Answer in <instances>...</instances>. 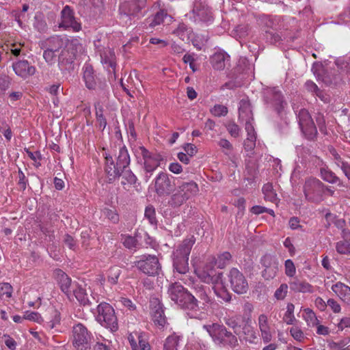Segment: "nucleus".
Segmentation results:
<instances>
[{"label":"nucleus","mask_w":350,"mask_h":350,"mask_svg":"<svg viewBox=\"0 0 350 350\" xmlns=\"http://www.w3.org/2000/svg\"><path fill=\"white\" fill-rule=\"evenodd\" d=\"M41 48H47L55 52L61 49L57 60L58 67L62 72L69 70L77 55L83 51V44L78 38L62 36L49 37L42 42Z\"/></svg>","instance_id":"1"},{"label":"nucleus","mask_w":350,"mask_h":350,"mask_svg":"<svg viewBox=\"0 0 350 350\" xmlns=\"http://www.w3.org/2000/svg\"><path fill=\"white\" fill-rule=\"evenodd\" d=\"M167 294L168 297L180 308L187 312H196L199 310V300L209 303L211 299L203 285L196 284L193 293L189 291L178 282L169 284Z\"/></svg>","instance_id":"2"},{"label":"nucleus","mask_w":350,"mask_h":350,"mask_svg":"<svg viewBox=\"0 0 350 350\" xmlns=\"http://www.w3.org/2000/svg\"><path fill=\"white\" fill-rule=\"evenodd\" d=\"M105 172L109 183L119 178L122 170L126 169L131 162L130 156L125 146L120 148L116 164L112 156L109 154H105Z\"/></svg>","instance_id":"3"},{"label":"nucleus","mask_w":350,"mask_h":350,"mask_svg":"<svg viewBox=\"0 0 350 350\" xmlns=\"http://www.w3.org/2000/svg\"><path fill=\"white\" fill-rule=\"evenodd\" d=\"M195 243L196 238L191 235L185 239L173 252V267L178 273L185 274L189 271V256Z\"/></svg>","instance_id":"4"},{"label":"nucleus","mask_w":350,"mask_h":350,"mask_svg":"<svg viewBox=\"0 0 350 350\" xmlns=\"http://www.w3.org/2000/svg\"><path fill=\"white\" fill-rule=\"evenodd\" d=\"M203 329L208 333L213 342L219 346L234 349L239 345L236 335L228 331L222 324L214 323L204 325Z\"/></svg>","instance_id":"5"},{"label":"nucleus","mask_w":350,"mask_h":350,"mask_svg":"<svg viewBox=\"0 0 350 350\" xmlns=\"http://www.w3.org/2000/svg\"><path fill=\"white\" fill-rule=\"evenodd\" d=\"M198 191V186L194 181L183 182L174 187L167 204L174 208L180 207L192 196H196Z\"/></svg>","instance_id":"6"},{"label":"nucleus","mask_w":350,"mask_h":350,"mask_svg":"<svg viewBox=\"0 0 350 350\" xmlns=\"http://www.w3.org/2000/svg\"><path fill=\"white\" fill-rule=\"evenodd\" d=\"M326 185L319 179L310 177L304 185V193L306 199L312 203L319 204L324 200Z\"/></svg>","instance_id":"7"},{"label":"nucleus","mask_w":350,"mask_h":350,"mask_svg":"<svg viewBox=\"0 0 350 350\" xmlns=\"http://www.w3.org/2000/svg\"><path fill=\"white\" fill-rule=\"evenodd\" d=\"M96 311V319L102 326L110 329L112 332L118 330V319L114 309L110 304L102 302L97 306Z\"/></svg>","instance_id":"8"},{"label":"nucleus","mask_w":350,"mask_h":350,"mask_svg":"<svg viewBox=\"0 0 350 350\" xmlns=\"http://www.w3.org/2000/svg\"><path fill=\"white\" fill-rule=\"evenodd\" d=\"M137 163L143 165L147 173H152L161 164L162 157L160 154L152 153L144 146H140L135 149Z\"/></svg>","instance_id":"9"},{"label":"nucleus","mask_w":350,"mask_h":350,"mask_svg":"<svg viewBox=\"0 0 350 350\" xmlns=\"http://www.w3.org/2000/svg\"><path fill=\"white\" fill-rule=\"evenodd\" d=\"M263 100L269 105L278 113L282 117V112L287 107V103L284 98L281 91L278 88H267L263 92Z\"/></svg>","instance_id":"10"},{"label":"nucleus","mask_w":350,"mask_h":350,"mask_svg":"<svg viewBox=\"0 0 350 350\" xmlns=\"http://www.w3.org/2000/svg\"><path fill=\"white\" fill-rule=\"evenodd\" d=\"M72 333V344L75 350H88L90 349L93 336L83 324L78 323L74 326Z\"/></svg>","instance_id":"11"},{"label":"nucleus","mask_w":350,"mask_h":350,"mask_svg":"<svg viewBox=\"0 0 350 350\" xmlns=\"http://www.w3.org/2000/svg\"><path fill=\"white\" fill-rule=\"evenodd\" d=\"M147 0H131L120 4L119 12L120 18L131 21L142 15V10L146 8Z\"/></svg>","instance_id":"12"},{"label":"nucleus","mask_w":350,"mask_h":350,"mask_svg":"<svg viewBox=\"0 0 350 350\" xmlns=\"http://www.w3.org/2000/svg\"><path fill=\"white\" fill-rule=\"evenodd\" d=\"M299 128L305 137L310 141L317 136V129L314 122L306 109H301L297 115Z\"/></svg>","instance_id":"13"},{"label":"nucleus","mask_w":350,"mask_h":350,"mask_svg":"<svg viewBox=\"0 0 350 350\" xmlns=\"http://www.w3.org/2000/svg\"><path fill=\"white\" fill-rule=\"evenodd\" d=\"M135 265L144 273L151 276L158 275L161 271V265L155 255H142Z\"/></svg>","instance_id":"14"},{"label":"nucleus","mask_w":350,"mask_h":350,"mask_svg":"<svg viewBox=\"0 0 350 350\" xmlns=\"http://www.w3.org/2000/svg\"><path fill=\"white\" fill-rule=\"evenodd\" d=\"M175 187L173 176L165 172H160L154 179V191L159 197L169 196Z\"/></svg>","instance_id":"15"},{"label":"nucleus","mask_w":350,"mask_h":350,"mask_svg":"<svg viewBox=\"0 0 350 350\" xmlns=\"http://www.w3.org/2000/svg\"><path fill=\"white\" fill-rule=\"evenodd\" d=\"M232 290L237 294L247 293L249 286L245 275L237 268H232L228 275Z\"/></svg>","instance_id":"16"},{"label":"nucleus","mask_w":350,"mask_h":350,"mask_svg":"<svg viewBox=\"0 0 350 350\" xmlns=\"http://www.w3.org/2000/svg\"><path fill=\"white\" fill-rule=\"evenodd\" d=\"M62 21L59 23V27L65 30L71 29L75 32H78L81 29V23H78L75 17L73 10L69 6L64 7L61 12Z\"/></svg>","instance_id":"17"},{"label":"nucleus","mask_w":350,"mask_h":350,"mask_svg":"<svg viewBox=\"0 0 350 350\" xmlns=\"http://www.w3.org/2000/svg\"><path fill=\"white\" fill-rule=\"evenodd\" d=\"M312 71L318 80L322 81L327 85H330L337 82L339 77L334 72L325 69L321 64L315 62L312 67Z\"/></svg>","instance_id":"18"},{"label":"nucleus","mask_w":350,"mask_h":350,"mask_svg":"<svg viewBox=\"0 0 350 350\" xmlns=\"http://www.w3.org/2000/svg\"><path fill=\"white\" fill-rule=\"evenodd\" d=\"M195 19L203 22L212 20V12L206 0H195L193 8Z\"/></svg>","instance_id":"19"},{"label":"nucleus","mask_w":350,"mask_h":350,"mask_svg":"<svg viewBox=\"0 0 350 350\" xmlns=\"http://www.w3.org/2000/svg\"><path fill=\"white\" fill-rule=\"evenodd\" d=\"M152 319L154 323L161 327H164L166 323V317L164 313L163 305L158 299H154L150 301Z\"/></svg>","instance_id":"20"},{"label":"nucleus","mask_w":350,"mask_h":350,"mask_svg":"<svg viewBox=\"0 0 350 350\" xmlns=\"http://www.w3.org/2000/svg\"><path fill=\"white\" fill-rule=\"evenodd\" d=\"M55 278L61 291L66 295L69 299H71L73 284L71 278L62 270L56 269L55 271Z\"/></svg>","instance_id":"21"},{"label":"nucleus","mask_w":350,"mask_h":350,"mask_svg":"<svg viewBox=\"0 0 350 350\" xmlns=\"http://www.w3.org/2000/svg\"><path fill=\"white\" fill-rule=\"evenodd\" d=\"M12 68L16 75L26 79L36 72V68L31 66L27 60H18L12 64Z\"/></svg>","instance_id":"22"},{"label":"nucleus","mask_w":350,"mask_h":350,"mask_svg":"<svg viewBox=\"0 0 350 350\" xmlns=\"http://www.w3.org/2000/svg\"><path fill=\"white\" fill-rule=\"evenodd\" d=\"M261 264L265 267L263 275H268V278H273L278 269V263L274 256L270 254H265L261 258Z\"/></svg>","instance_id":"23"},{"label":"nucleus","mask_w":350,"mask_h":350,"mask_svg":"<svg viewBox=\"0 0 350 350\" xmlns=\"http://www.w3.org/2000/svg\"><path fill=\"white\" fill-rule=\"evenodd\" d=\"M74 295L79 304L83 306H90L92 301L89 299L86 290L77 282L73 283L72 296Z\"/></svg>","instance_id":"24"},{"label":"nucleus","mask_w":350,"mask_h":350,"mask_svg":"<svg viewBox=\"0 0 350 350\" xmlns=\"http://www.w3.org/2000/svg\"><path fill=\"white\" fill-rule=\"evenodd\" d=\"M83 79L85 83V86L89 90L96 89L98 79L94 73L93 67L90 64H85L83 67Z\"/></svg>","instance_id":"25"},{"label":"nucleus","mask_w":350,"mask_h":350,"mask_svg":"<svg viewBox=\"0 0 350 350\" xmlns=\"http://www.w3.org/2000/svg\"><path fill=\"white\" fill-rule=\"evenodd\" d=\"M230 56L224 51L214 53L211 57V63L214 69L221 70L226 66V62L228 61Z\"/></svg>","instance_id":"26"},{"label":"nucleus","mask_w":350,"mask_h":350,"mask_svg":"<svg viewBox=\"0 0 350 350\" xmlns=\"http://www.w3.org/2000/svg\"><path fill=\"white\" fill-rule=\"evenodd\" d=\"M290 289L295 293H312L313 287L309 283L294 278L289 282Z\"/></svg>","instance_id":"27"},{"label":"nucleus","mask_w":350,"mask_h":350,"mask_svg":"<svg viewBox=\"0 0 350 350\" xmlns=\"http://www.w3.org/2000/svg\"><path fill=\"white\" fill-rule=\"evenodd\" d=\"M100 59L101 63L105 65L107 68H111L113 70H115L116 63V55L110 49H105L100 53Z\"/></svg>","instance_id":"28"},{"label":"nucleus","mask_w":350,"mask_h":350,"mask_svg":"<svg viewBox=\"0 0 350 350\" xmlns=\"http://www.w3.org/2000/svg\"><path fill=\"white\" fill-rule=\"evenodd\" d=\"M239 118L241 121L247 120V119L254 120L251 105L249 101L241 100L239 108Z\"/></svg>","instance_id":"29"},{"label":"nucleus","mask_w":350,"mask_h":350,"mask_svg":"<svg viewBox=\"0 0 350 350\" xmlns=\"http://www.w3.org/2000/svg\"><path fill=\"white\" fill-rule=\"evenodd\" d=\"M129 342L133 350H150L149 343L144 338L142 335L138 336V343L132 336L129 337Z\"/></svg>","instance_id":"30"},{"label":"nucleus","mask_w":350,"mask_h":350,"mask_svg":"<svg viewBox=\"0 0 350 350\" xmlns=\"http://www.w3.org/2000/svg\"><path fill=\"white\" fill-rule=\"evenodd\" d=\"M321 178L326 182L332 184L337 183L339 186H343L342 182L335 174V173L328 169L321 168Z\"/></svg>","instance_id":"31"},{"label":"nucleus","mask_w":350,"mask_h":350,"mask_svg":"<svg viewBox=\"0 0 350 350\" xmlns=\"http://www.w3.org/2000/svg\"><path fill=\"white\" fill-rule=\"evenodd\" d=\"M191 32V28L188 27L184 23L179 24L177 28L173 31V33L183 41H188L189 40Z\"/></svg>","instance_id":"32"},{"label":"nucleus","mask_w":350,"mask_h":350,"mask_svg":"<svg viewBox=\"0 0 350 350\" xmlns=\"http://www.w3.org/2000/svg\"><path fill=\"white\" fill-rule=\"evenodd\" d=\"M120 176H122L121 184L123 186L126 185L135 186L137 183V178L136 176L131 170H123Z\"/></svg>","instance_id":"33"},{"label":"nucleus","mask_w":350,"mask_h":350,"mask_svg":"<svg viewBox=\"0 0 350 350\" xmlns=\"http://www.w3.org/2000/svg\"><path fill=\"white\" fill-rule=\"evenodd\" d=\"M96 107V120L98 124V129L103 131L107 126V120L103 114L104 109L103 107L98 103L95 105Z\"/></svg>","instance_id":"34"},{"label":"nucleus","mask_w":350,"mask_h":350,"mask_svg":"<svg viewBox=\"0 0 350 350\" xmlns=\"http://www.w3.org/2000/svg\"><path fill=\"white\" fill-rule=\"evenodd\" d=\"M306 89L308 92L312 93L316 95L319 98H320L322 100H324V94L323 92L320 90L318 86L311 80H308L304 85Z\"/></svg>","instance_id":"35"},{"label":"nucleus","mask_w":350,"mask_h":350,"mask_svg":"<svg viewBox=\"0 0 350 350\" xmlns=\"http://www.w3.org/2000/svg\"><path fill=\"white\" fill-rule=\"evenodd\" d=\"M180 340V336L175 334L169 336L164 344L163 350H176Z\"/></svg>","instance_id":"36"},{"label":"nucleus","mask_w":350,"mask_h":350,"mask_svg":"<svg viewBox=\"0 0 350 350\" xmlns=\"http://www.w3.org/2000/svg\"><path fill=\"white\" fill-rule=\"evenodd\" d=\"M232 258L231 254L228 252H224L217 256L215 260V264L219 269H224L229 264Z\"/></svg>","instance_id":"37"},{"label":"nucleus","mask_w":350,"mask_h":350,"mask_svg":"<svg viewBox=\"0 0 350 350\" xmlns=\"http://www.w3.org/2000/svg\"><path fill=\"white\" fill-rule=\"evenodd\" d=\"M122 273V271L119 267L113 266L111 267L108 273V282L111 284H116L118 280Z\"/></svg>","instance_id":"38"},{"label":"nucleus","mask_w":350,"mask_h":350,"mask_svg":"<svg viewBox=\"0 0 350 350\" xmlns=\"http://www.w3.org/2000/svg\"><path fill=\"white\" fill-rule=\"evenodd\" d=\"M262 192L265 195V199L270 202H274L276 200V193L273 191V186L270 183L265 184L262 187Z\"/></svg>","instance_id":"39"},{"label":"nucleus","mask_w":350,"mask_h":350,"mask_svg":"<svg viewBox=\"0 0 350 350\" xmlns=\"http://www.w3.org/2000/svg\"><path fill=\"white\" fill-rule=\"evenodd\" d=\"M144 215L152 225H157L156 211L154 207L152 205H148L146 207Z\"/></svg>","instance_id":"40"},{"label":"nucleus","mask_w":350,"mask_h":350,"mask_svg":"<svg viewBox=\"0 0 350 350\" xmlns=\"http://www.w3.org/2000/svg\"><path fill=\"white\" fill-rule=\"evenodd\" d=\"M245 176L247 180H253L257 175V169L252 162L248 163L245 166Z\"/></svg>","instance_id":"41"},{"label":"nucleus","mask_w":350,"mask_h":350,"mask_svg":"<svg viewBox=\"0 0 350 350\" xmlns=\"http://www.w3.org/2000/svg\"><path fill=\"white\" fill-rule=\"evenodd\" d=\"M304 319L307 321L308 325H316L319 323L315 313L310 308H306L304 310Z\"/></svg>","instance_id":"42"},{"label":"nucleus","mask_w":350,"mask_h":350,"mask_svg":"<svg viewBox=\"0 0 350 350\" xmlns=\"http://www.w3.org/2000/svg\"><path fill=\"white\" fill-rule=\"evenodd\" d=\"M265 39L267 42L271 44H276L282 41L281 36L278 33L271 30H265Z\"/></svg>","instance_id":"43"},{"label":"nucleus","mask_w":350,"mask_h":350,"mask_svg":"<svg viewBox=\"0 0 350 350\" xmlns=\"http://www.w3.org/2000/svg\"><path fill=\"white\" fill-rule=\"evenodd\" d=\"M286 312L284 316V321L288 325H291L293 323V321L295 320L293 312L295 309V306L289 303L287 304Z\"/></svg>","instance_id":"44"},{"label":"nucleus","mask_w":350,"mask_h":350,"mask_svg":"<svg viewBox=\"0 0 350 350\" xmlns=\"http://www.w3.org/2000/svg\"><path fill=\"white\" fill-rule=\"evenodd\" d=\"M52 319L46 322V326L49 329H53L56 327L57 325L60 323V313L56 310H53L51 312Z\"/></svg>","instance_id":"45"},{"label":"nucleus","mask_w":350,"mask_h":350,"mask_svg":"<svg viewBox=\"0 0 350 350\" xmlns=\"http://www.w3.org/2000/svg\"><path fill=\"white\" fill-rule=\"evenodd\" d=\"M214 292L215 295L222 299L226 302H230L231 300V294L225 287H221L219 288H214Z\"/></svg>","instance_id":"46"},{"label":"nucleus","mask_w":350,"mask_h":350,"mask_svg":"<svg viewBox=\"0 0 350 350\" xmlns=\"http://www.w3.org/2000/svg\"><path fill=\"white\" fill-rule=\"evenodd\" d=\"M43 58L49 65H53L56 61L55 51H51V49L47 48H43Z\"/></svg>","instance_id":"47"},{"label":"nucleus","mask_w":350,"mask_h":350,"mask_svg":"<svg viewBox=\"0 0 350 350\" xmlns=\"http://www.w3.org/2000/svg\"><path fill=\"white\" fill-rule=\"evenodd\" d=\"M167 16V14L165 10H161L157 12V14L154 16L150 25L152 27H154L156 25H160L163 22L164 18Z\"/></svg>","instance_id":"48"},{"label":"nucleus","mask_w":350,"mask_h":350,"mask_svg":"<svg viewBox=\"0 0 350 350\" xmlns=\"http://www.w3.org/2000/svg\"><path fill=\"white\" fill-rule=\"evenodd\" d=\"M336 251L341 254H350V243L347 241H341L336 243Z\"/></svg>","instance_id":"49"},{"label":"nucleus","mask_w":350,"mask_h":350,"mask_svg":"<svg viewBox=\"0 0 350 350\" xmlns=\"http://www.w3.org/2000/svg\"><path fill=\"white\" fill-rule=\"evenodd\" d=\"M103 212V215L113 224H117L119 221V215L116 210L105 208Z\"/></svg>","instance_id":"50"},{"label":"nucleus","mask_w":350,"mask_h":350,"mask_svg":"<svg viewBox=\"0 0 350 350\" xmlns=\"http://www.w3.org/2000/svg\"><path fill=\"white\" fill-rule=\"evenodd\" d=\"M349 338H344L339 342H329L328 347L330 350H343L345 347L349 342Z\"/></svg>","instance_id":"51"},{"label":"nucleus","mask_w":350,"mask_h":350,"mask_svg":"<svg viewBox=\"0 0 350 350\" xmlns=\"http://www.w3.org/2000/svg\"><path fill=\"white\" fill-rule=\"evenodd\" d=\"M12 293V286L6 282L0 283V299L5 295L6 297H11Z\"/></svg>","instance_id":"52"},{"label":"nucleus","mask_w":350,"mask_h":350,"mask_svg":"<svg viewBox=\"0 0 350 350\" xmlns=\"http://www.w3.org/2000/svg\"><path fill=\"white\" fill-rule=\"evenodd\" d=\"M211 112L215 116H224L228 113V109L224 105H215L211 109Z\"/></svg>","instance_id":"53"},{"label":"nucleus","mask_w":350,"mask_h":350,"mask_svg":"<svg viewBox=\"0 0 350 350\" xmlns=\"http://www.w3.org/2000/svg\"><path fill=\"white\" fill-rule=\"evenodd\" d=\"M315 119H316L317 124L319 129V131L322 133L326 135L327 134V128H326V124H325V120L323 115L321 113H319L317 114Z\"/></svg>","instance_id":"54"},{"label":"nucleus","mask_w":350,"mask_h":350,"mask_svg":"<svg viewBox=\"0 0 350 350\" xmlns=\"http://www.w3.org/2000/svg\"><path fill=\"white\" fill-rule=\"evenodd\" d=\"M226 129L232 137H238L240 134L241 129L234 122H230L226 124Z\"/></svg>","instance_id":"55"},{"label":"nucleus","mask_w":350,"mask_h":350,"mask_svg":"<svg viewBox=\"0 0 350 350\" xmlns=\"http://www.w3.org/2000/svg\"><path fill=\"white\" fill-rule=\"evenodd\" d=\"M64 243L72 250H76L77 244L76 240L70 234H66L63 239Z\"/></svg>","instance_id":"56"},{"label":"nucleus","mask_w":350,"mask_h":350,"mask_svg":"<svg viewBox=\"0 0 350 350\" xmlns=\"http://www.w3.org/2000/svg\"><path fill=\"white\" fill-rule=\"evenodd\" d=\"M11 79L8 76H0V94H3L10 87Z\"/></svg>","instance_id":"57"},{"label":"nucleus","mask_w":350,"mask_h":350,"mask_svg":"<svg viewBox=\"0 0 350 350\" xmlns=\"http://www.w3.org/2000/svg\"><path fill=\"white\" fill-rule=\"evenodd\" d=\"M288 285L286 284H282L280 287L275 291L274 297L278 299H284L286 295Z\"/></svg>","instance_id":"58"},{"label":"nucleus","mask_w":350,"mask_h":350,"mask_svg":"<svg viewBox=\"0 0 350 350\" xmlns=\"http://www.w3.org/2000/svg\"><path fill=\"white\" fill-rule=\"evenodd\" d=\"M285 273L288 276L293 277L295 273V267L293 262L288 259L285 261Z\"/></svg>","instance_id":"59"},{"label":"nucleus","mask_w":350,"mask_h":350,"mask_svg":"<svg viewBox=\"0 0 350 350\" xmlns=\"http://www.w3.org/2000/svg\"><path fill=\"white\" fill-rule=\"evenodd\" d=\"M223 276V273L218 272L214 275H211V274L208 273L207 276L205 278L204 281L206 282H212L213 284H218L221 282V278Z\"/></svg>","instance_id":"60"},{"label":"nucleus","mask_w":350,"mask_h":350,"mask_svg":"<svg viewBox=\"0 0 350 350\" xmlns=\"http://www.w3.org/2000/svg\"><path fill=\"white\" fill-rule=\"evenodd\" d=\"M290 333L293 338L297 341H301L304 338L303 332L297 327H291Z\"/></svg>","instance_id":"61"},{"label":"nucleus","mask_w":350,"mask_h":350,"mask_svg":"<svg viewBox=\"0 0 350 350\" xmlns=\"http://www.w3.org/2000/svg\"><path fill=\"white\" fill-rule=\"evenodd\" d=\"M332 155L334 156V159L336 164L342 170L343 172V164L344 165H349V163L347 161H345L336 152L335 150H333Z\"/></svg>","instance_id":"62"},{"label":"nucleus","mask_w":350,"mask_h":350,"mask_svg":"<svg viewBox=\"0 0 350 350\" xmlns=\"http://www.w3.org/2000/svg\"><path fill=\"white\" fill-rule=\"evenodd\" d=\"M28 183V180L26 178L25 174L23 172V171L19 169L18 170V185H19L20 188L24 191L25 190L27 187V185Z\"/></svg>","instance_id":"63"},{"label":"nucleus","mask_w":350,"mask_h":350,"mask_svg":"<svg viewBox=\"0 0 350 350\" xmlns=\"http://www.w3.org/2000/svg\"><path fill=\"white\" fill-rule=\"evenodd\" d=\"M137 243V241L135 237L127 236L123 241V245L128 249H133L136 247Z\"/></svg>","instance_id":"64"}]
</instances>
